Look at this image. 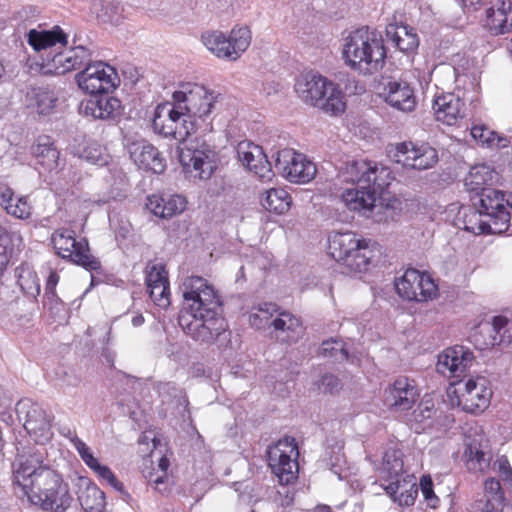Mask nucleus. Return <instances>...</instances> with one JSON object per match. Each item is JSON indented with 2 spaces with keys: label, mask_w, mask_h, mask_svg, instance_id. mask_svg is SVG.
<instances>
[{
  "label": "nucleus",
  "mask_w": 512,
  "mask_h": 512,
  "mask_svg": "<svg viewBox=\"0 0 512 512\" xmlns=\"http://www.w3.org/2000/svg\"><path fill=\"white\" fill-rule=\"evenodd\" d=\"M420 488L425 500L429 503V505L431 507H436V504L439 500L434 494L433 482L430 476H422L420 480Z\"/></svg>",
  "instance_id": "obj_58"
},
{
  "label": "nucleus",
  "mask_w": 512,
  "mask_h": 512,
  "mask_svg": "<svg viewBox=\"0 0 512 512\" xmlns=\"http://www.w3.org/2000/svg\"><path fill=\"white\" fill-rule=\"evenodd\" d=\"M75 80L78 87L91 96L109 94L120 85L117 70L103 61L88 64L76 74Z\"/></svg>",
  "instance_id": "obj_11"
},
{
  "label": "nucleus",
  "mask_w": 512,
  "mask_h": 512,
  "mask_svg": "<svg viewBox=\"0 0 512 512\" xmlns=\"http://www.w3.org/2000/svg\"><path fill=\"white\" fill-rule=\"evenodd\" d=\"M200 125L193 117L184 113L182 119H177L172 138L182 145L178 148L181 165L188 172H194V177L209 179L215 169V152L205 141L190 139Z\"/></svg>",
  "instance_id": "obj_4"
},
{
  "label": "nucleus",
  "mask_w": 512,
  "mask_h": 512,
  "mask_svg": "<svg viewBox=\"0 0 512 512\" xmlns=\"http://www.w3.org/2000/svg\"><path fill=\"white\" fill-rule=\"evenodd\" d=\"M58 282L59 275L57 274L56 271H51L45 284V291H55Z\"/></svg>",
  "instance_id": "obj_64"
},
{
  "label": "nucleus",
  "mask_w": 512,
  "mask_h": 512,
  "mask_svg": "<svg viewBox=\"0 0 512 512\" xmlns=\"http://www.w3.org/2000/svg\"><path fill=\"white\" fill-rule=\"evenodd\" d=\"M493 470L505 481H512V469L508 459L505 456L497 458L493 463Z\"/></svg>",
  "instance_id": "obj_60"
},
{
  "label": "nucleus",
  "mask_w": 512,
  "mask_h": 512,
  "mask_svg": "<svg viewBox=\"0 0 512 512\" xmlns=\"http://www.w3.org/2000/svg\"><path fill=\"white\" fill-rule=\"evenodd\" d=\"M58 97L48 87L30 86L26 92V105L39 115H48L54 110Z\"/></svg>",
  "instance_id": "obj_35"
},
{
  "label": "nucleus",
  "mask_w": 512,
  "mask_h": 512,
  "mask_svg": "<svg viewBox=\"0 0 512 512\" xmlns=\"http://www.w3.org/2000/svg\"><path fill=\"white\" fill-rule=\"evenodd\" d=\"M28 43L36 52L55 53L52 66L56 74H65L71 70L80 69L91 64L93 48L82 44L75 45L69 51L62 53L66 47L67 34H26Z\"/></svg>",
  "instance_id": "obj_5"
},
{
  "label": "nucleus",
  "mask_w": 512,
  "mask_h": 512,
  "mask_svg": "<svg viewBox=\"0 0 512 512\" xmlns=\"http://www.w3.org/2000/svg\"><path fill=\"white\" fill-rule=\"evenodd\" d=\"M433 110L438 121L452 126L464 118L466 107L458 96L448 93L436 97Z\"/></svg>",
  "instance_id": "obj_27"
},
{
  "label": "nucleus",
  "mask_w": 512,
  "mask_h": 512,
  "mask_svg": "<svg viewBox=\"0 0 512 512\" xmlns=\"http://www.w3.org/2000/svg\"><path fill=\"white\" fill-rule=\"evenodd\" d=\"M13 254V244L10 234L0 228V273L7 267Z\"/></svg>",
  "instance_id": "obj_53"
},
{
  "label": "nucleus",
  "mask_w": 512,
  "mask_h": 512,
  "mask_svg": "<svg viewBox=\"0 0 512 512\" xmlns=\"http://www.w3.org/2000/svg\"><path fill=\"white\" fill-rule=\"evenodd\" d=\"M341 388L340 380L333 374H325L319 382V389L325 393H335Z\"/></svg>",
  "instance_id": "obj_59"
},
{
  "label": "nucleus",
  "mask_w": 512,
  "mask_h": 512,
  "mask_svg": "<svg viewBox=\"0 0 512 512\" xmlns=\"http://www.w3.org/2000/svg\"><path fill=\"white\" fill-rule=\"evenodd\" d=\"M268 465L280 484H290L297 478L298 446L294 438L285 437L267 451Z\"/></svg>",
  "instance_id": "obj_12"
},
{
  "label": "nucleus",
  "mask_w": 512,
  "mask_h": 512,
  "mask_svg": "<svg viewBox=\"0 0 512 512\" xmlns=\"http://www.w3.org/2000/svg\"><path fill=\"white\" fill-rule=\"evenodd\" d=\"M129 152L133 162L140 168L162 173L166 167L165 159L158 149L145 140L131 143Z\"/></svg>",
  "instance_id": "obj_26"
},
{
  "label": "nucleus",
  "mask_w": 512,
  "mask_h": 512,
  "mask_svg": "<svg viewBox=\"0 0 512 512\" xmlns=\"http://www.w3.org/2000/svg\"><path fill=\"white\" fill-rule=\"evenodd\" d=\"M279 313V308L274 303H262L253 308L249 315V323L256 329L272 328L271 322Z\"/></svg>",
  "instance_id": "obj_42"
},
{
  "label": "nucleus",
  "mask_w": 512,
  "mask_h": 512,
  "mask_svg": "<svg viewBox=\"0 0 512 512\" xmlns=\"http://www.w3.org/2000/svg\"><path fill=\"white\" fill-rule=\"evenodd\" d=\"M493 455L488 440L482 434L467 435L464 440L463 461L471 473H486Z\"/></svg>",
  "instance_id": "obj_20"
},
{
  "label": "nucleus",
  "mask_w": 512,
  "mask_h": 512,
  "mask_svg": "<svg viewBox=\"0 0 512 512\" xmlns=\"http://www.w3.org/2000/svg\"><path fill=\"white\" fill-rule=\"evenodd\" d=\"M167 272L163 265L153 264L147 266L146 284L147 287L168 284Z\"/></svg>",
  "instance_id": "obj_55"
},
{
  "label": "nucleus",
  "mask_w": 512,
  "mask_h": 512,
  "mask_svg": "<svg viewBox=\"0 0 512 512\" xmlns=\"http://www.w3.org/2000/svg\"><path fill=\"white\" fill-rule=\"evenodd\" d=\"M16 411L24 416V428L36 443L45 444L52 439L53 417L42 406L30 399H22L17 403Z\"/></svg>",
  "instance_id": "obj_15"
},
{
  "label": "nucleus",
  "mask_w": 512,
  "mask_h": 512,
  "mask_svg": "<svg viewBox=\"0 0 512 512\" xmlns=\"http://www.w3.org/2000/svg\"><path fill=\"white\" fill-rule=\"evenodd\" d=\"M100 479L106 481L111 487H113L116 491L123 493L124 486L117 479L112 470L106 466L102 465L99 461L90 468Z\"/></svg>",
  "instance_id": "obj_52"
},
{
  "label": "nucleus",
  "mask_w": 512,
  "mask_h": 512,
  "mask_svg": "<svg viewBox=\"0 0 512 512\" xmlns=\"http://www.w3.org/2000/svg\"><path fill=\"white\" fill-rule=\"evenodd\" d=\"M419 397L415 380L400 376L385 390V403L396 412L410 410Z\"/></svg>",
  "instance_id": "obj_21"
},
{
  "label": "nucleus",
  "mask_w": 512,
  "mask_h": 512,
  "mask_svg": "<svg viewBox=\"0 0 512 512\" xmlns=\"http://www.w3.org/2000/svg\"><path fill=\"white\" fill-rule=\"evenodd\" d=\"M78 501L85 512H103L106 502L105 494L88 478L78 481Z\"/></svg>",
  "instance_id": "obj_34"
},
{
  "label": "nucleus",
  "mask_w": 512,
  "mask_h": 512,
  "mask_svg": "<svg viewBox=\"0 0 512 512\" xmlns=\"http://www.w3.org/2000/svg\"><path fill=\"white\" fill-rule=\"evenodd\" d=\"M147 209L160 218H171L186 207V200L180 195H152L148 197Z\"/></svg>",
  "instance_id": "obj_32"
},
{
  "label": "nucleus",
  "mask_w": 512,
  "mask_h": 512,
  "mask_svg": "<svg viewBox=\"0 0 512 512\" xmlns=\"http://www.w3.org/2000/svg\"><path fill=\"white\" fill-rule=\"evenodd\" d=\"M329 253L349 272H364L375 256V243L361 239L355 233L334 232L329 236Z\"/></svg>",
  "instance_id": "obj_8"
},
{
  "label": "nucleus",
  "mask_w": 512,
  "mask_h": 512,
  "mask_svg": "<svg viewBox=\"0 0 512 512\" xmlns=\"http://www.w3.org/2000/svg\"><path fill=\"white\" fill-rule=\"evenodd\" d=\"M61 304V300L55 291H45L44 294V305L48 306L49 309H55Z\"/></svg>",
  "instance_id": "obj_61"
},
{
  "label": "nucleus",
  "mask_w": 512,
  "mask_h": 512,
  "mask_svg": "<svg viewBox=\"0 0 512 512\" xmlns=\"http://www.w3.org/2000/svg\"><path fill=\"white\" fill-rule=\"evenodd\" d=\"M38 13V9L32 6L23 7L17 12L18 18L25 23L23 29H25L26 32H63L59 25H54L51 28H47L46 24H39L37 27H29L32 18L36 17Z\"/></svg>",
  "instance_id": "obj_49"
},
{
  "label": "nucleus",
  "mask_w": 512,
  "mask_h": 512,
  "mask_svg": "<svg viewBox=\"0 0 512 512\" xmlns=\"http://www.w3.org/2000/svg\"><path fill=\"white\" fill-rule=\"evenodd\" d=\"M182 292L187 311L179 317L180 326L195 341L213 343L228 328L218 292L200 276L185 278Z\"/></svg>",
  "instance_id": "obj_1"
},
{
  "label": "nucleus",
  "mask_w": 512,
  "mask_h": 512,
  "mask_svg": "<svg viewBox=\"0 0 512 512\" xmlns=\"http://www.w3.org/2000/svg\"><path fill=\"white\" fill-rule=\"evenodd\" d=\"M434 413V403L429 399H423L409 416L412 428L418 433L420 430H424L425 426H422V424L430 420Z\"/></svg>",
  "instance_id": "obj_47"
},
{
  "label": "nucleus",
  "mask_w": 512,
  "mask_h": 512,
  "mask_svg": "<svg viewBox=\"0 0 512 512\" xmlns=\"http://www.w3.org/2000/svg\"><path fill=\"white\" fill-rule=\"evenodd\" d=\"M271 326L275 338L284 343H295L304 334V326L300 318L287 311L277 313Z\"/></svg>",
  "instance_id": "obj_28"
},
{
  "label": "nucleus",
  "mask_w": 512,
  "mask_h": 512,
  "mask_svg": "<svg viewBox=\"0 0 512 512\" xmlns=\"http://www.w3.org/2000/svg\"><path fill=\"white\" fill-rule=\"evenodd\" d=\"M478 500L503 510L506 498L500 481L494 477L487 478L483 483V496Z\"/></svg>",
  "instance_id": "obj_45"
},
{
  "label": "nucleus",
  "mask_w": 512,
  "mask_h": 512,
  "mask_svg": "<svg viewBox=\"0 0 512 512\" xmlns=\"http://www.w3.org/2000/svg\"><path fill=\"white\" fill-rule=\"evenodd\" d=\"M80 157L100 167L107 165L110 161V155L106 152V149L97 142L88 143L83 148Z\"/></svg>",
  "instance_id": "obj_48"
},
{
  "label": "nucleus",
  "mask_w": 512,
  "mask_h": 512,
  "mask_svg": "<svg viewBox=\"0 0 512 512\" xmlns=\"http://www.w3.org/2000/svg\"><path fill=\"white\" fill-rule=\"evenodd\" d=\"M172 99L178 103L179 109H183L188 116L199 121L204 131L213 130L212 121L219 110L220 93L198 83L185 82L179 84Z\"/></svg>",
  "instance_id": "obj_7"
},
{
  "label": "nucleus",
  "mask_w": 512,
  "mask_h": 512,
  "mask_svg": "<svg viewBox=\"0 0 512 512\" xmlns=\"http://www.w3.org/2000/svg\"><path fill=\"white\" fill-rule=\"evenodd\" d=\"M16 493H21L34 504L51 512H63L71 504L68 485L54 470L37 466L34 459L19 463L13 475Z\"/></svg>",
  "instance_id": "obj_3"
},
{
  "label": "nucleus",
  "mask_w": 512,
  "mask_h": 512,
  "mask_svg": "<svg viewBox=\"0 0 512 512\" xmlns=\"http://www.w3.org/2000/svg\"><path fill=\"white\" fill-rule=\"evenodd\" d=\"M295 91L306 104L330 115L344 112V94L337 84L318 73L302 74L295 83Z\"/></svg>",
  "instance_id": "obj_6"
},
{
  "label": "nucleus",
  "mask_w": 512,
  "mask_h": 512,
  "mask_svg": "<svg viewBox=\"0 0 512 512\" xmlns=\"http://www.w3.org/2000/svg\"><path fill=\"white\" fill-rule=\"evenodd\" d=\"M201 41L216 57L236 60L251 43L250 34H201Z\"/></svg>",
  "instance_id": "obj_18"
},
{
  "label": "nucleus",
  "mask_w": 512,
  "mask_h": 512,
  "mask_svg": "<svg viewBox=\"0 0 512 512\" xmlns=\"http://www.w3.org/2000/svg\"><path fill=\"white\" fill-rule=\"evenodd\" d=\"M342 57L352 70L362 75H371L383 67L386 51L381 41L356 34L346 38Z\"/></svg>",
  "instance_id": "obj_9"
},
{
  "label": "nucleus",
  "mask_w": 512,
  "mask_h": 512,
  "mask_svg": "<svg viewBox=\"0 0 512 512\" xmlns=\"http://www.w3.org/2000/svg\"><path fill=\"white\" fill-rule=\"evenodd\" d=\"M486 26L497 32H509L512 29V3L509 0H497L486 10Z\"/></svg>",
  "instance_id": "obj_37"
},
{
  "label": "nucleus",
  "mask_w": 512,
  "mask_h": 512,
  "mask_svg": "<svg viewBox=\"0 0 512 512\" xmlns=\"http://www.w3.org/2000/svg\"><path fill=\"white\" fill-rule=\"evenodd\" d=\"M344 182L355 185L343 191L341 198L346 207L357 211L375 222L386 219V208L378 203L383 190L390 184L388 168L374 161L352 160L345 163L340 171Z\"/></svg>",
  "instance_id": "obj_2"
},
{
  "label": "nucleus",
  "mask_w": 512,
  "mask_h": 512,
  "mask_svg": "<svg viewBox=\"0 0 512 512\" xmlns=\"http://www.w3.org/2000/svg\"><path fill=\"white\" fill-rule=\"evenodd\" d=\"M184 110L178 108V103H163L157 105L152 127L154 131L164 137H172L174 129L176 130L177 119H182Z\"/></svg>",
  "instance_id": "obj_30"
},
{
  "label": "nucleus",
  "mask_w": 512,
  "mask_h": 512,
  "mask_svg": "<svg viewBox=\"0 0 512 512\" xmlns=\"http://www.w3.org/2000/svg\"><path fill=\"white\" fill-rule=\"evenodd\" d=\"M58 282L59 275L57 274L56 271H51L45 284V291H55Z\"/></svg>",
  "instance_id": "obj_63"
},
{
  "label": "nucleus",
  "mask_w": 512,
  "mask_h": 512,
  "mask_svg": "<svg viewBox=\"0 0 512 512\" xmlns=\"http://www.w3.org/2000/svg\"><path fill=\"white\" fill-rule=\"evenodd\" d=\"M17 284L21 291L32 298L40 294V283L36 272L28 265H21L15 270Z\"/></svg>",
  "instance_id": "obj_41"
},
{
  "label": "nucleus",
  "mask_w": 512,
  "mask_h": 512,
  "mask_svg": "<svg viewBox=\"0 0 512 512\" xmlns=\"http://www.w3.org/2000/svg\"><path fill=\"white\" fill-rule=\"evenodd\" d=\"M388 156L403 168L419 171L432 168L439 160L437 150L427 142L396 143L389 149Z\"/></svg>",
  "instance_id": "obj_10"
},
{
  "label": "nucleus",
  "mask_w": 512,
  "mask_h": 512,
  "mask_svg": "<svg viewBox=\"0 0 512 512\" xmlns=\"http://www.w3.org/2000/svg\"><path fill=\"white\" fill-rule=\"evenodd\" d=\"M479 195V209L488 216V220L499 222V215L504 214L507 218L508 229L511 220L509 208H512V203L505 198V193L500 190L488 188L483 190Z\"/></svg>",
  "instance_id": "obj_29"
},
{
  "label": "nucleus",
  "mask_w": 512,
  "mask_h": 512,
  "mask_svg": "<svg viewBox=\"0 0 512 512\" xmlns=\"http://www.w3.org/2000/svg\"><path fill=\"white\" fill-rule=\"evenodd\" d=\"M69 439L75 450L78 452L80 458L83 460V462L89 468H92V466L98 462V459L94 457L91 449L76 434L70 436Z\"/></svg>",
  "instance_id": "obj_54"
},
{
  "label": "nucleus",
  "mask_w": 512,
  "mask_h": 512,
  "mask_svg": "<svg viewBox=\"0 0 512 512\" xmlns=\"http://www.w3.org/2000/svg\"><path fill=\"white\" fill-rule=\"evenodd\" d=\"M499 222L488 220V216L481 209L462 207L458 212L457 225L467 232L475 235L501 234L507 231L506 215L500 214Z\"/></svg>",
  "instance_id": "obj_19"
},
{
  "label": "nucleus",
  "mask_w": 512,
  "mask_h": 512,
  "mask_svg": "<svg viewBox=\"0 0 512 512\" xmlns=\"http://www.w3.org/2000/svg\"><path fill=\"white\" fill-rule=\"evenodd\" d=\"M385 100L392 107L404 112H410L416 106L414 91L406 82H389L386 86Z\"/></svg>",
  "instance_id": "obj_33"
},
{
  "label": "nucleus",
  "mask_w": 512,
  "mask_h": 512,
  "mask_svg": "<svg viewBox=\"0 0 512 512\" xmlns=\"http://www.w3.org/2000/svg\"><path fill=\"white\" fill-rule=\"evenodd\" d=\"M292 204V198L283 188H271L261 197V205L268 211L276 214L286 213Z\"/></svg>",
  "instance_id": "obj_40"
},
{
  "label": "nucleus",
  "mask_w": 512,
  "mask_h": 512,
  "mask_svg": "<svg viewBox=\"0 0 512 512\" xmlns=\"http://www.w3.org/2000/svg\"><path fill=\"white\" fill-rule=\"evenodd\" d=\"M401 483H405V486H401L398 493L395 496H390L395 502H398L400 506H411L414 504L416 496L418 494V488L414 481V477L407 476L403 478Z\"/></svg>",
  "instance_id": "obj_50"
},
{
  "label": "nucleus",
  "mask_w": 512,
  "mask_h": 512,
  "mask_svg": "<svg viewBox=\"0 0 512 512\" xmlns=\"http://www.w3.org/2000/svg\"><path fill=\"white\" fill-rule=\"evenodd\" d=\"M393 44L402 52L409 53L419 46L418 34H386Z\"/></svg>",
  "instance_id": "obj_51"
},
{
  "label": "nucleus",
  "mask_w": 512,
  "mask_h": 512,
  "mask_svg": "<svg viewBox=\"0 0 512 512\" xmlns=\"http://www.w3.org/2000/svg\"><path fill=\"white\" fill-rule=\"evenodd\" d=\"M51 242L57 254L63 259H69L87 270H98L100 262L90 254L86 240L77 241L73 230L59 228L54 231Z\"/></svg>",
  "instance_id": "obj_13"
},
{
  "label": "nucleus",
  "mask_w": 512,
  "mask_h": 512,
  "mask_svg": "<svg viewBox=\"0 0 512 512\" xmlns=\"http://www.w3.org/2000/svg\"><path fill=\"white\" fill-rule=\"evenodd\" d=\"M474 362V355L464 346L456 345L444 350L438 356L437 370L442 374L449 372L451 377H460Z\"/></svg>",
  "instance_id": "obj_23"
},
{
  "label": "nucleus",
  "mask_w": 512,
  "mask_h": 512,
  "mask_svg": "<svg viewBox=\"0 0 512 512\" xmlns=\"http://www.w3.org/2000/svg\"><path fill=\"white\" fill-rule=\"evenodd\" d=\"M319 355L330 358L335 363H342L344 361L354 362V357L349 356L344 343L339 339L331 338L323 341L319 348Z\"/></svg>",
  "instance_id": "obj_46"
},
{
  "label": "nucleus",
  "mask_w": 512,
  "mask_h": 512,
  "mask_svg": "<svg viewBox=\"0 0 512 512\" xmlns=\"http://www.w3.org/2000/svg\"><path fill=\"white\" fill-rule=\"evenodd\" d=\"M121 109L120 100L108 94L91 96L80 105V110L85 116L107 121L116 120L121 114Z\"/></svg>",
  "instance_id": "obj_24"
},
{
  "label": "nucleus",
  "mask_w": 512,
  "mask_h": 512,
  "mask_svg": "<svg viewBox=\"0 0 512 512\" xmlns=\"http://www.w3.org/2000/svg\"><path fill=\"white\" fill-rule=\"evenodd\" d=\"M237 155L242 165L261 180L272 179L274 173L271 163L264 154L262 147L249 141H241L237 145Z\"/></svg>",
  "instance_id": "obj_22"
},
{
  "label": "nucleus",
  "mask_w": 512,
  "mask_h": 512,
  "mask_svg": "<svg viewBox=\"0 0 512 512\" xmlns=\"http://www.w3.org/2000/svg\"><path fill=\"white\" fill-rule=\"evenodd\" d=\"M169 465V459L165 456H162L158 462V471L149 472L148 475H145L148 483L155 484V486L160 489V485L165 483L164 479L168 480L167 470L169 468Z\"/></svg>",
  "instance_id": "obj_57"
},
{
  "label": "nucleus",
  "mask_w": 512,
  "mask_h": 512,
  "mask_svg": "<svg viewBox=\"0 0 512 512\" xmlns=\"http://www.w3.org/2000/svg\"><path fill=\"white\" fill-rule=\"evenodd\" d=\"M395 288L400 297L409 300L424 302L432 299L437 294V285L434 280L425 273L410 268L395 281Z\"/></svg>",
  "instance_id": "obj_16"
},
{
  "label": "nucleus",
  "mask_w": 512,
  "mask_h": 512,
  "mask_svg": "<svg viewBox=\"0 0 512 512\" xmlns=\"http://www.w3.org/2000/svg\"><path fill=\"white\" fill-rule=\"evenodd\" d=\"M502 509L489 505L488 502L484 503L479 500L475 501L471 506L470 512H501Z\"/></svg>",
  "instance_id": "obj_62"
},
{
  "label": "nucleus",
  "mask_w": 512,
  "mask_h": 512,
  "mask_svg": "<svg viewBox=\"0 0 512 512\" xmlns=\"http://www.w3.org/2000/svg\"><path fill=\"white\" fill-rule=\"evenodd\" d=\"M483 331L490 333L489 340L484 343L485 345H509L512 343V313L510 316H494L490 325L481 327V332Z\"/></svg>",
  "instance_id": "obj_38"
},
{
  "label": "nucleus",
  "mask_w": 512,
  "mask_h": 512,
  "mask_svg": "<svg viewBox=\"0 0 512 512\" xmlns=\"http://www.w3.org/2000/svg\"><path fill=\"white\" fill-rule=\"evenodd\" d=\"M497 180V173L486 164L475 165L470 168L465 178V187L468 191L475 192L477 195L486 190L485 185H491Z\"/></svg>",
  "instance_id": "obj_39"
},
{
  "label": "nucleus",
  "mask_w": 512,
  "mask_h": 512,
  "mask_svg": "<svg viewBox=\"0 0 512 512\" xmlns=\"http://www.w3.org/2000/svg\"><path fill=\"white\" fill-rule=\"evenodd\" d=\"M275 170L291 183H308L316 175V166L304 154L291 148L272 154Z\"/></svg>",
  "instance_id": "obj_14"
},
{
  "label": "nucleus",
  "mask_w": 512,
  "mask_h": 512,
  "mask_svg": "<svg viewBox=\"0 0 512 512\" xmlns=\"http://www.w3.org/2000/svg\"><path fill=\"white\" fill-rule=\"evenodd\" d=\"M403 466L402 452L400 450L388 449L385 451L380 476L387 482L383 487L389 496H395L400 487L406 485L405 483H401V480L404 478Z\"/></svg>",
  "instance_id": "obj_25"
},
{
  "label": "nucleus",
  "mask_w": 512,
  "mask_h": 512,
  "mask_svg": "<svg viewBox=\"0 0 512 512\" xmlns=\"http://www.w3.org/2000/svg\"><path fill=\"white\" fill-rule=\"evenodd\" d=\"M472 137L487 148H505L509 144L507 137L498 135L485 125H475L471 128Z\"/></svg>",
  "instance_id": "obj_43"
},
{
  "label": "nucleus",
  "mask_w": 512,
  "mask_h": 512,
  "mask_svg": "<svg viewBox=\"0 0 512 512\" xmlns=\"http://www.w3.org/2000/svg\"><path fill=\"white\" fill-rule=\"evenodd\" d=\"M31 153L43 172H58L60 166V152L54 146L49 136H39L31 147Z\"/></svg>",
  "instance_id": "obj_31"
},
{
  "label": "nucleus",
  "mask_w": 512,
  "mask_h": 512,
  "mask_svg": "<svg viewBox=\"0 0 512 512\" xmlns=\"http://www.w3.org/2000/svg\"><path fill=\"white\" fill-rule=\"evenodd\" d=\"M91 9L103 23H117L121 18V6L115 0H94Z\"/></svg>",
  "instance_id": "obj_44"
},
{
  "label": "nucleus",
  "mask_w": 512,
  "mask_h": 512,
  "mask_svg": "<svg viewBox=\"0 0 512 512\" xmlns=\"http://www.w3.org/2000/svg\"><path fill=\"white\" fill-rule=\"evenodd\" d=\"M488 384V380L484 377L469 378L464 383L462 381L456 383L458 405L469 413L484 411L492 397V390Z\"/></svg>",
  "instance_id": "obj_17"
},
{
  "label": "nucleus",
  "mask_w": 512,
  "mask_h": 512,
  "mask_svg": "<svg viewBox=\"0 0 512 512\" xmlns=\"http://www.w3.org/2000/svg\"><path fill=\"white\" fill-rule=\"evenodd\" d=\"M0 205L7 214L27 219L31 215V205L26 196H15L14 191L6 184L0 183Z\"/></svg>",
  "instance_id": "obj_36"
},
{
  "label": "nucleus",
  "mask_w": 512,
  "mask_h": 512,
  "mask_svg": "<svg viewBox=\"0 0 512 512\" xmlns=\"http://www.w3.org/2000/svg\"><path fill=\"white\" fill-rule=\"evenodd\" d=\"M149 291L150 298L153 302L161 307L166 308L170 304V292H169V283L162 285H155L151 287H147Z\"/></svg>",
  "instance_id": "obj_56"
}]
</instances>
